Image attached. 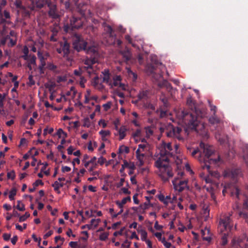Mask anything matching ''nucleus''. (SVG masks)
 <instances>
[{
    "label": "nucleus",
    "instance_id": "nucleus-10",
    "mask_svg": "<svg viewBox=\"0 0 248 248\" xmlns=\"http://www.w3.org/2000/svg\"><path fill=\"white\" fill-rule=\"evenodd\" d=\"M182 129L178 127L171 126L167 129L166 135L168 137H173L177 138L179 140L184 141V139L180 136Z\"/></svg>",
    "mask_w": 248,
    "mask_h": 248
},
{
    "label": "nucleus",
    "instance_id": "nucleus-2",
    "mask_svg": "<svg viewBox=\"0 0 248 248\" xmlns=\"http://www.w3.org/2000/svg\"><path fill=\"white\" fill-rule=\"evenodd\" d=\"M200 146L202 152L200 151L198 148L193 149L189 147H187V152L192 157L198 158V160L201 163V167L203 169H206L211 175L216 176L217 175V172H213L210 170V165L217 164L220 160L219 156L217 155V158L211 157L214 154V149L212 146L201 142Z\"/></svg>",
    "mask_w": 248,
    "mask_h": 248
},
{
    "label": "nucleus",
    "instance_id": "nucleus-53",
    "mask_svg": "<svg viewBox=\"0 0 248 248\" xmlns=\"http://www.w3.org/2000/svg\"><path fill=\"white\" fill-rule=\"evenodd\" d=\"M32 238L33 239V240H34L35 242H38V245H40V243H41V238H38L35 235V234H32Z\"/></svg>",
    "mask_w": 248,
    "mask_h": 248
},
{
    "label": "nucleus",
    "instance_id": "nucleus-43",
    "mask_svg": "<svg viewBox=\"0 0 248 248\" xmlns=\"http://www.w3.org/2000/svg\"><path fill=\"white\" fill-rule=\"evenodd\" d=\"M6 97V94H2L0 93V108H3L4 106L3 101Z\"/></svg>",
    "mask_w": 248,
    "mask_h": 248
},
{
    "label": "nucleus",
    "instance_id": "nucleus-59",
    "mask_svg": "<svg viewBox=\"0 0 248 248\" xmlns=\"http://www.w3.org/2000/svg\"><path fill=\"white\" fill-rule=\"evenodd\" d=\"M210 107L211 110L213 111V114L215 115L217 111V107L213 105L212 104L210 105Z\"/></svg>",
    "mask_w": 248,
    "mask_h": 248
},
{
    "label": "nucleus",
    "instance_id": "nucleus-26",
    "mask_svg": "<svg viewBox=\"0 0 248 248\" xmlns=\"http://www.w3.org/2000/svg\"><path fill=\"white\" fill-rule=\"evenodd\" d=\"M209 121L212 124H219L220 123V120L217 118L215 115L210 117L209 119Z\"/></svg>",
    "mask_w": 248,
    "mask_h": 248
},
{
    "label": "nucleus",
    "instance_id": "nucleus-48",
    "mask_svg": "<svg viewBox=\"0 0 248 248\" xmlns=\"http://www.w3.org/2000/svg\"><path fill=\"white\" fill-rule=\"evenodd\" d=\"M106 161V159L102 156H101L98 159L97 162L100 165H103Z\"/></svg>",
    "mask_w": 248,
    "mask_h": 248
},
{
    "label": "nucleus",
    "instance_id": "nucleus-25",
    "mask_svg": "<svg viewBox=\"0 0 248 248\" xmlns=\"http://www.w3.org/2000/svg\"><path fill=\"white\" fill-rule=\"evenodd\" d=\"M57 135L59 138L62 137L63 139H65L67 137V134L62 129L60 128L57 132Z\"/></svg>",
    "mask_w": 248,
    "mask_h": 248
},
{
    "label": "nucleus",
    "instance_id": "nucleus-44",
    "mask_svg": "<svg viewBox=\"0 0 248 248\" xmlns=\"http://www.w3.org/2000/svg\"><path fill=\"white\" fill-rule=\"evenodd\" d=\"M15 172L14 170H12L7 173V177L9 179H11L12 180H14L15 178Z\"/></svg>",
    "mask_w": 248,
    "mask_h": 248
},
{
    "label": "nucleus",
    "instance_id": "nucleus-4",
    "mask_svg": "<svg viewBox=\"0 0 248 248\" xmlns=\"http://www.w3.org/2000/svg\"><path fill=\"white\" fill-rule=\"evenodd\" d=\"M34 2L37 7L41 8L47 4L48 7L49 8L48 11L49 16L52 18L57 19L59 17V15L58 14L56 5L55 4H51L50 0H34Z\"/></svg>",
    "mask_w": 248,
    "mask_h": 248
},
{
    "label": "nucleus",
    "instance_id": "nucleus-24",
    "mask_svg": "<svg viewBox=\"0 0 248 248\" xmlns=\"http://www.w3.org/2000/svg\"><path fill=\"white\" fill-rule=\"evenodd\" d=\"M23 53H24V55L22 56V58H23L25 60H28L29 59V49L28 47L25 46H24L23 49L22 50Z\"/></svg>",
    "mask_w": 248,
    "mask_h": 248
},
{
    "label": "nucleus",
    "instance_id": "nucleus-21",
    "mask_svg": "<svg viewBox=\"0 0 248 248\" xmlns=\"http://www.w3.org/2000/svg\"><path fill=\"white\" fill-rule=\"evenodd\" d=\"M131 201V198L130 196L124 198L122 199L121 202L117 201L116 204L118 205L120 208H123L124 205L127 202Z\"/></svg>",
    "mask_w": 248,
    "mask_h": 248
},
{
    "label": "nucleus",
    "instance_id": "nucleus-11",
    "mask_svg": "<svg viewBox=\"0 0 248 248\" xmlns=\"http://www.w3.org/2000/svg\"><path fill=\"white\" fill-rule=\"evenodd\" d=\"M57 51L63 57L67 58L70 53V45L65 41L60 42V47L57 48Z\"/></svg>",
    "mask_w": 248,
    "mask_h": 248
},
{
    "label": "nucleus",
    "instance_id": "nucleus-17",
    "mask_svg": "<svg viewBox=\"0 0 248 248\" xmlns=\"http://www.w3.org/2000/svg\"><path fill=\"white\" fill-rule=\"evenodd\" d=\"M127 129L125 126H122L118 130L119 140H121L124 138L126 136Z\"/></svg>",
    "mask_w": 248,
    "mask_h": 248
},
{
    "label": "nucleus",
    "instance_id": "nucleus-42",
    "mask_svg": "<svg viewBox=\"0 0 248 248\" xmlns=\"http://www.w3.org/2000/svg\"><path fill=\"white\" fill-rule=\"evenodd\" d=\"M149 206H150V202L147 201V202H144V203L143 204H141L140 206V208L142 209L143 210H145L147 209L149 207Z\"/></svg>",
    "mask_w": 248,
    "mask_h": 248
},
{
    "label": "nucleus",
    "instance_id": "nucleus-5",
    "mask_svg": "<svg viewBox=\"0 0 248 248\" xmlns=\"http://www.w3.org/2000/svg\"><path fill=\"white\" fill-rule=\"evenodd\" d=\"M97 61L94 58L85 59L84 63L86 66H83L78 70H74V74L80 76L82 75L83 71H86L89 75H91L95 71L93 65Z\"/></svg>",
    "mask_w": 248,
    "mask_h": 248
},
{
    "label": "nucleus",
    "instance_id": "nucleus-37",
    "mask_svg": "<svg viewBox=\"0 0 248 248\" xmlns=\"http://www.w3.org/2000/svg\"><path fill=\"white\" fill-rule=\"evenodd\" d=\"M52 186L53 187L55 191H56L58 193H60V191L59 190V189L60 188L59 186V182H58V181H55L54 183V184H52Z\"/></svg>",
    "mask_w": 248,
    "mask_h": 248
},
{
    "label": "nucleus",
    "instance_id": "nucleus-50",
    "mask_svg": "<svg viewBox=\"0 0 248 248\" xmlns=\"http://www.w3.org/2000/svg\"><path fill=\"white\" fill-rule=\"evenodd\" d=\"M69 245L72 248H77L78 247L77 242L71 241L69 243Z\"/></svg>",
    "mask_w": 248,
    "mask_h": 248
},
{
    "label": "nucleus",
    "instance_id": "nucleus-56",
    "mask_svg": "<svg viewBox=\"0 0 248 248\" xmlns=\"http://www.w3.org/2000/svg\"><path fill=\"white\" fill-rule=\"evenodd\" d=\"M215 136H216V139L220 142V143L222 144V143H224L225 140L223 138H221L220 137L219 134H216Z\"/></svg>",
    "mask_w": 248,
    "mask_h": 248
},
{
    "label": "nucleus",
    "instance_id": "nucleus-27",
    "mask_svg": "<svg viewBox=\"0 0 248 248\" xmlns=\"http://www.w3.org/2000/svg\"><path fill=\"white\" fill-rule=\"evenodd\" d=\"M16 194V188H13L9 193V198L10 200L12 201L14 200V197Z\"/></svg>",
    "mask_w": 248,
    "mask_h": 248
},
{
    "label": "nucleus",
    "instance_id": "nucleus-18",
    "mask_svg": "<svg viewBox=\"0 0 248 248\" xmlns=\"http://www.w3.org/2000/svg\"><path fill=\"white\" fill-rule=\"evenodd\" d=\"M137 231L138 233H139L140 234L141 240L142 241H146V240L147 239V232H146V231L145 230L141 228V227H140V228H138Z\"/></svg>",
    "mask_w": 248,
    "mask_h": 248
},
{
    "label": "nucleus",
    "instance_id": "nucleus-58",
    "mask_svg": "<svg viewBox=\"0 0 248 248\" xmlns=\"http://www.w3.org/2000/svg\"><path fill=\"white\" fill-rule=\"evenodd\" d=\"M2 236L4 240L8 241L11 237V234L8 233H4Z\"/></svg>",
    "mask_w": 248,
    "mask_h": 248
},
{
    "label": "nucleus",
    "instance_id": "nucleus-54",
    "mask_svg": "<svg viewBox=\"0 0 248 248\" xmlns=\"http://www.w3.org/2000/svg\"><path fill=\"white\" fill-rule=\"evenodd\" d=\"M121 190L124 194L129 195L131 193V192L128 190L127 188L126 187L122 188Z\"/></svg>",
    "mask_w": 248,
    "mask_h": 248
},
{
    "label": "nucleus",
    "instance_id": "nucleus-3",
    "mask_svg": "<svg viewBox=\"0 0 248 248\" xmlns=\"http://www.w3.org/2000/svg\"><path fill=\"white\" fill-rule=\"evenodd\" d=\"M206 112L204 109L195 107L194 110L190 112L181 111V117L184 123L188 128L194 129L198 133L203 134L206 133L205 124L202 119L206 116Z\"/></svg>",
    "mask_w": 248,
    "mask_h": 248
},
{
    "label": "nucleus",
    "instance_id": "nucleus-20",
    "mask_svg": "<svg viewBox=\"0 0 248 248\" xmlns=\"http://www.w3.org/2000/svg\"><path fill=\"white\" fill-rule=\"evenodd\" d=\"M96 163H95L88 169V171L90 172L91 175L99 176L100 172L98 171H94V170L96 168Z\"/></svg>",
    "mask_w": 248,
    "mask_h": 248
},
{
    "label": "nucleus",
    "instance_id": "nucleus-6",
    "mask_svg": "<svg viewBox=\"0 0 248 248\" xmlns=\"http://www.w3.org/2000/svg\"><path fill=\"white\" fill-rule=\"evenodd\" d=\"M232 216V212L228 214L222 215L220 217L219 221V228L221 232L225 231H231L232 226L231 225V219L230 217Z\"/></svg>",
    "mask_w": 248,
    "mask_h": 248
},
{
    "label": "nucleus",
    "instance_id": "nucleus-51",
    "mask_svg": "<svg viewBox=\"0 0 248 248\" xmlns=\"http://www.w3.org/2000/svg\"><path fill=\"white\" fill-rule=\"evenodd\" d=\"M15 4L17 8H22L23 7L22 2L20 0H16Z\"/></svg>",
    "mask_w": 248,
    "mask_h": 248
},
{
    "label": "nucleus",
    "instance_id": "nucleus-52",
    "mask_svg": "<svg viewBox=\"0 0 248 248\" xmlns=\"http://www.w3.org/2000/svg\"><path fill=\"white\" fill-rule=\"evenodd\" d=\"M106 30L108 33L109 36H112V33L113 31V30L110 26L107 25L106 27Z\"/></svg>",
    "mask_w": 248,
    "mask_h": 248
},
{
    "label": "nucleus",
    "instance_id": "nucleus-55",
    "mask_svg": "<svg viewBox=\"0 0 248 248\" xmlns=\"http://www.w3.org/2000/svg\"><path fill=\"white\" fill-rule=\"evenodd\" d=\"M71 170V168L68 166H62V172H69Z\"/></svg>",
    "mask_w": 248,
    "mask_h": 248
},
{
    "label": "nucleus",
    "instance_id": "nucleus-46",
    "mask_svg": "<svg viewBox=\"0 0 248 248\" xmlns=\"http://www.w3.org/2000/svg\"><path fill=\"white\" fill-rule=\"evenodd\" d=\"M8 39H9L10 40V44L9 45V46H15L16 43V40L15 38H11L9 37L8 35Z\"/></svg>",
    "mask_w": 248,
    "mask_h": 248
},
{
    "label": "nucleus",
    "instance_id": "nucleus-36",
    "mask_svg": "<svg viewBox=\"0 0 248 248\" xmlns=\"http://www.w3.org/2000/svg\"><path fill=\"white\" fill-rule=\"evenodd\" d=\"M109 234L108 232H103L99 236V239L101 241H105L108 238Z\"/></svg>",
    "mask_w": 248,
    "mask_h": 248
},
{
    "label": "nucleus",
    "instance_id": "nucleus-49",
    "mask_svg": "<svg viewBox=\"0 0 248 248\" xmlns=\"http://www.w3.org/2000/svg\"><path fill=\"white\" fill-rule=\"evenodd\" d=\"M44 185V183L43 182H42V181L41 180H40V179H38L37 180H36L33 184V186L34 187H37L39 185Z\"/></svg>",
    "mask_w": 248,
    "mask_h": 248
},
{
    "label": "nucleus",
    "instance_id": "nucleus-61",
    "mask_svg": "<svg viewBox=\"0 0 248 248\" xmlns=\"http://www.w3.org/2000/svg\"><path fill=\"white\" fill-rule=\"evenodd\" d=\"M3 16L6 19L10 18V17L9 12L6 10L4 11L3 12Z\"/></svg>",
    "mask_w": 248,
    "mask_h": 248
},
{
    "label": "nucleus",
    "instance_id": "nucleus-23",
    "mask_svg": "<svg viewBox=\"0 0 248 248\" xmlns=\"http://www.w3.org/2000/svg\"><path fill=\"white\" fill-rule=\"evenodd\" d=\"M208 233L209 232V230L207 229H205L204 230H202L201 231V235L202 237V239L203 240L207 241L208 242H210L211 241V237L210 236H204L205 234V232Z\"/></svg>",
    "mask_w": 248,
    "mask_h": 248
},
{
    "label": "nucleus",
    "instance_id": "nucleus-14",
    "mask_svg": "<svg viewBox=\"0 0 248 248\" xmlns=\"http://www.w3.org/2000/svg\"><path fill=\"white\" fill-rule=\"evenodd\" d=\"M92 85L96 89L99 90L104 89V86L103 85L99 82V78L98 76L95 77L92 81Z\"/></svg>",
    "mask_w": 248,
    "mask_h": 248
},
{
    "label": "nucleus",
    "instance_id": "nucleus-30",
    "mask_svg": "<svg viewBox=\"0 0 248 248\" xmlns=\"http://www.w3.org/2000/svg\"><path fill=\"white\" fill-rule=\"evenodd\" d=\"M235 248H244V244L241 239H238L237 243L234 244Z\"/></svg>",
    "mask_w": 248,
    "mask_h": 248
},
{
    "label": "nucleus",
    "instance_id": "nucleus-39",
    "mask_svg": "<svg viewBox=\"0 0 248 248\" xmlns=\"http://www.w3.org/2000/svg\"><path fill=\"white\" fill-rule=\"evenodd\" d=\"M112 103L110 101L108 102L107 103L103 105V108L105 111H108L111 108Z\"/></svg>",
    "mask_w": 248,
    "mask_h": 248
},
{
    "label": "nucleus",
    "instance_id": "nucleus-63",
    "mask_svg": "<svg viewBox=\"0 0 248 248\" xmlns=\"http://www.w3.org/2000/svg\"><path fill=\"white\" fill-rule=\"evenodd\" d=\"M155 228L156 230H160L162 229V226H161V225H159L158 224V222L157 221H156L155 224Z\"/></svg>",
    "mask_w": 248,
    "mask_h": 248
},
{
    "label": "nucleus",
    "instance_id": "nucleus-29",
    "mask_svg": "<svg viewBox=\"0 0 248 248\" xmlns=\"http://www.w3.org/2000/svg\"><path fill=\"white\" fill-rule=\"evenodd\" d=\"M136 157L139 161V166H142L144 164L143 158L144 157V154H141L140 155H136Z\"/></svg>",
    "mask_w": 248,
    "mask_h": 248
},
{
    "label": "nucleus",
    "instance_id": "nucleus-45",
    "mask_svg": "<svg viewBox=\"0 0 248 248\" xmlns=\"http://www.w3.org/2000/svg\"><path fill=\"white\" fill-rule=\"evenodd\" d=\"M29 82H28V84L30 86H32L35 84V82L33 80V77L32 75H30L29 78Z\"/></svg>",
    "mask_w": 248,
    "mask_h": 248
},
{
    "label": "nucleus",
    "instance_id": "nucleus-47",
    "mask_svg": "<svg viewBox=\"0 0 248 248\" xmlns=\"http://www.w3.org/2000/svg\"><path fill=\"white\" fill-rule=\"evenodd\" d=\"M60 30V27L58 25H56L54 28L51 29V31L52 33L57 34Z\"/></svg>",
    "mask_w": 248,
    "mask_h": 248
},
{
    "label": "nucleus",
    "instance_id": "nucleus-28",
    "mask_svg": "<svg viewBox=\"0 0 248 248\" xmlns=\"http://www.w3.org/2000/svg\"><path fill=\"white\" fill-rule=\"evenodd\" d=\"M125 164H126V167L129 169L130 170H135L136 167L134 163L131 162H127L126 160H124Z\"/></svg>",
    "mask_w": 248,
    "mask_h": 248
},
{
    "label": "nucleus",
    "instance_id": "nucleus-33",
    "mask_svg": "<svg viewBox=\"0 0 248 248\" xmlns=\"http://www.w3.org/2000/svg\"><path fill=\"white\" fill-rule=\"evenodd\" d=\"M16 208L21 211H23L25 210L24 204L22 203L20 201H17V204L16 205Z\"/></svg>",
    "mask_w": 248,
    "mask_h": 248
},
{
    "label": "nucleus",
    "instance_id": "nucleus-60",
    "mask_svg": "<svg viewBox=\"0 0 248 248\" xmlns=\"http://www.w3.org/2000/svg\"><path fill=\"white\" fill-rule=\"evenodd\" d=\"M124 178H121L120 182L118 184H117L116 186L117 187H120L123 186L124 183Z\"/></svg>",
    "mask_w": 248,
    "mask_h": 248
},
{
    "label": "nucleus",
    "instance_id": "nucleus-1",
    "mask_svg": "<svg viewBox=\"0 0 248 248\" xmlns=\"http://www.w3.org/2000/svg\"><path fill=\"white\" fill-rule=\"evenodd\" d=\"M172 150L170 142H162L160 153L155 155L154 166L157 169L156 174L164 182H167L173 176V172L170 164L169 157L172 156Z\"/></svg>",
    "mask_w": 248,
    "mask_h": 248
},
{
    "label": "nucleus",
    "instance_id": "nucleus-35",
    "mask_svg": "<svg viewBox=\"0 0 248 248\" xmlns=\"http://www.w3.org/2000/svg\"><path fill=\"white\" fill-rule=\"evenodd\" d=\"M227 236L228 235L226 234V233H224V234L222 236L221 240V244L222 246H225L227 244Z\"/></svg>",
    "mask_w": 248,
    "mask_h": 248
},
{
    "label": "nucleus",
    "instance_id": "nucleus-9",
    "mask_svg": "<svg viewBox=\"0 0 248 248\" xmlns=\"http://www.w3.org/2000/svg\"><path fill=\"white\" fill-rule=\"evenodd\" d=\"M87 44V42L84 40L81 36L78 34H75L73 41V46L75 49L78 51L82 49H85Z\"/></svg>",
    "mask_w": 248,
    "mask_h": 248
},
{
    "label": "nucleus",
    "instance_id": "nucleus-64",
    "mask_svg": "<svg viewBox=\"0 0 248 248\" xmlns=\"http://www.w3.org/2000/svg\"><path fill=\"white\" fill-rule=\"evenodd\" d=\"M18 237L16 235L14 236L12 239H11V242L13 245H15L17 241Z\"/></svg>",
    "mask_w": 248,
    "mask_h": 248
},
{
    "label": "nucleus",
    "instance_id": "nucleus-41",
    "mask_svg": "<svg viewBox=\"0 0 248 248\" xmlns=\"http://www.w3.org/2000/svg\"><path fill=\"white\" fill-rule=\"evenodd\" d=\"M83 121H84L83 124V126L89 127L91 126V123L90 120L89 118H84Z\"/></svg>",
    "mask_w": 248,
    "mask_h": 248
},
{
    "label": "nucleus",
    "instance_id": "nucleus-40",
    "mask_svg": "<svg viewBox=\"0 0 248 248\" xmlns=\"http://www.w3.org/2000/svg\"><path fill=\"white\" fill-rule=\"evenodd\" d=\"M100 135L101 137H108L110 136V132L109 130H102L99 132Z\"/></svg>",
    "mask_w": 248,
    "mask_h": 248
},
{
    "label": "nucleus",
    "instance_id": "nucleus-62",
    "mask_svg": "<svg viewBox=\"0 0 248 248\" xmlns=\"http://www.w3.org/2000/svg\"><path fill=\"white\" fill-rule=\"evenodd\" d=\"M74 150V148H73V147L72 146H70L67 149V153H68V154L71 155V154H73V152Z\"/></svg>",
    "mask_w": 248,
    "mask_h": 248
},
{
    "label": "nucleus",
    "instance_id": "nucleus-32",
    "mask_svg": "<svg viewBox=\"0 0 248 248\" xmlns=\"http://www.w3.org/2000/svg\"><path fill=\"white\" fill-rule=\"evenodd\" d=\"M240 217L243 218L245 219L246 222L248 223V213L246 212H240L239 213Z\"/></svg>",
    "mask_w": 248,
    "mask_h": 248
},
{
    "label": "nucleus",
    "instance_id": "nucleus-7",
    "mask_svg": "<svg viewBox=\"0 0 248 248\" xmlns=\"http://www.w3.org/2000/svg\"><path fill=\"white\" fill-rule=\"evenodd\" d=\"M82 24L83 22L80 18L73 16L70 18L69 22H68L64 25V31L66 32H68L70 30L78 29L82 27Z\"/></svg>",
    "mask_w": 248,
    "mask_h": 248
},
{
    "label": "nucleus",
    "instance_id": "nucleus-38",
    "mask_svg": "<svg viewBox=\"0 0 248 248\" xmlns=\"http://www.w3.org/2000/svg\"><path fill=\"white\" fill-rule=\"evenodd\" d=\"M30 214L28 212H26L25 214L19 217V221L22 222L26 220L27 218L30 217Z\"/></svg>",
    "mask_w": 248,
    "mask_h": 248
},
{
    "label": "nucleus",
    "instance_id": "nucleus-12",
    "mask_svg": "<svg viewBox=\"0 0 248 248\" xmlns=\"http://www.w3.org/2000/svg\"><path fill=\"white\" fill-rule=\"evenodd\" d=\"M241 170L239 169H228L224 170L223 176L226 178H230L233 181L236 182L237 177L240 175Z\"/></svg>",
    "mask_w": 248,
    "mask_h": 248
},
{
    "label": "nucleus",
    "instance_id": "nucleus-13",
    "mask_svg": "<svg viewBox=\"0 0 248 248\" xmlns=\"http://www.w3.org/2000/svg\"><path fill=\"white\" fill-rule=\"evenodd\" d=\"M37 55L40 62V64L39 66V69L40 70V73H43V70L46 65L45 59L40 51H38Z\"/></svg>",
    "mask_w": 248,
    "mask_h": 248
},
{
    "label": "nucleus",
    "instance_id": "nucleus-16",
    "mask_svg": "<svg viewBox=\"0 0 248 248\" xmlns=\"http://www.w3.org/2000/svg\"><path fill=\"white\" fill-rule=\"evenodd\" d=\"M120 53L126 62H128L131 59L132 54L130 51L127 47L124 51H121Z\"/></svg>",
    "mask_w": 248,
    "mask_h": 248
},
{
    "label": "nucleus",
    "instance_id": "nucleus-31",
    "mask_svg": "<svg viewBox=\"0 0 248 248\" xmlns=\"http://www.w3.org/2000/svg\"><path fill=\"white\" fill-rule=\"evenodd\" d=\"M119 151L121 153H124L127 154L129 152V149L128 147L123 145L120 147Z\"/></svg>",
    "mask_w": 248,
    "mask_h": 248
},
{
    "label": "nucleus",
    "instance_id": "nucleus-8",
    "mask_svg": "<svg viewBox=\"0 0 248 248\" xmlns=\"http://www.w3.org/2000/svg\"><path fill=\"white\" fill-rule=\"evenodd\" d=\"M188 182L187 179H183L179 177H176L172 181V183L174 189L179 192H181L185 189H189Z\"/></svg>",
    "mask_w": 248,
    "mask_h": 248
},
{
    "label": "nucleus",
    "instance_id": "nucleus-34",
    "mask_svg": "<svg viewBox=\"0 0 248 248\" xmlns=\"http://www.w3.org/2000/svg\"><path fill=\"white\" fill-rule=\"evenodd\" d=\"M36 58L34 55L30 54L29 56V59L28 61L30 62V63L32 64H35L36 63Z\"/></svg>",
    "mask_w": 248,
    "mask_h": 248
},
{
    "label": "nucleus",
    "instance_id": "nucleus-19",
    "mask_svg": "<svg viewBox=\"0 0 248 248\" xmlns=\"http://www.w3.org/2000/svg\"><path fill=\"white\" fill-rule=\"evenodd\" d=\"M102 74L103 75L102 78V82L107 83H108L110 78L109 70L108 69H105L102 72Z\"/></svg>",
    "mask_w": 248,
    "mask_h": 248
},
{
    "label": "nucleus",
    "instance_id": "nucleus-22",
    "mask_svg": "<svg viewBox=\"0 0 248 248\" xmlns=\"http://www.w3.org/2000/svg\"><path fill=\"white\" fill-rule=\"evenodd\" d=\"M148 92L147 90L142 91L139 93L138 97L139 100L145 99L147 98Z\"/></svg>",
    "mask_w": 248,
    "mask_h": 248
},
{
    "label": "nucleus",
    "instance_id": "nucleus-57",
    "mask_svg": "<svg viewBox=\"0 0 248 248\" xmlns=\"http://www.w3.org/2000/svg\"><path fill=\"white\" fill-rule=\"evenodd\" d=\"M53 232L52 231H49L43 236V238L44 239H46L47 237L51 236L53 234Z\"/></svg>",
    "mask_w": 248,
    "mask_h": 248
},
{
    "label": "nucleus",
    "instance_id": "nucleus-15",
    "mask_svg": "<svg viewBox=\"0 0 248 248\" xmlns=\"http://www.w3.org/2000/svg\"><path fill=\"white\" fill-rule=\"evenodd\" d=\"M157 197L159 200L166 205H167L169 202H171L170 196L165 197L162 194H160L158 195Z\"/></svg>",
    "mask_w": 248,
    "mask_h": 248
}]
</instances>
